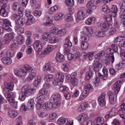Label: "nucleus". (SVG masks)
Masks as SVG:
<instances>
[{
    "instance_id": "21",
    "label": "nucleus",
    "mask_w": 125,
    "mask_h": 125,
    "mask_svg": "<svg viewBox=\"0 0 125 125\" xmlns=\"http://www.w3.org/2000/svg\"><path fill=\"white\" fill-rule=\"evenodd\" d=\"M1 60L4 64L9 65L12 63V60L10 58L8 57H4L1 58Z\"/></svg>"
},
{
    "instance_id": "57",
    "label": "nucleus",
    "mask_w": 125,
    "mask_h": 125,
    "mask_svg": "<svg viewBox=\"0 0 125 125\" xmlns=\"http://www.w3.org/2000/svg\"><path fill=\"white\" fill-rule=\"evenodd\" d=\"M108 94L109 96V98L112 99V98L116 97L115 94L113 93L111 91H109L108 93Z\"/></svg>"
},
{
    "instance_id": "11",
    "label": "nucleus",
    "mask_w": 125,
    "mask_h": 125,
    "mask_svg": "<svg viewBox=\"0 0 125 125\" xmlns=\"http://www.w3.org/2000/svg\"><path fill=\"white\" fill-rule=\"evenodd\" d=\"M54 49L53 45H47L42 52V54L44 55L49 54Z\"/></svg>"
},
{
    "instance_id": "55",
    "label": "nucleus",
    "mask_w": 125,
    "mask_h": 125,
    "mask_svg": "<svg viewBox=\"0 0 125 125\" xmlns=\"http://www.w3.org/2000/svg\"><path fill=\"white\" fill-rule=\"evenodd\" d=\"M112 14H114V17L116 16V13H117L118 11L117 8L116 6H114L112 8Z\"/></svg>"
},
{
    "instance_id": "40",
    "label": "nucleus",
    "mask_w": 125,
    "mask_h": 125,
    "mask_svg": "<svg viewBox=\"0 0 125 125\" xmlns=\"http://www.w3.org/2000/svg\"><path fill=\"white\" fill-rule=\"evenodd\" d=\"M16 31L18 34H21L23 33L24 32V29L23 27H16L15 29Z\"/></svg>"
},
{
    "instance_id": "43",
    "label": "nucleus",
    "mask_w": 125,
    "mask_h": 125,
    "mask_svg": "<svg viewBox=\"0 0 125 125\" xmlns=\"http://www.w3.org/2000/svg\"><path fill=\"white\" fill-rule=\"evenodd\" d=\"M53 77V76L51 74H46L45 75L44 80L47 82L51 80Z\"/></svg>"
},
{
    "instance_id": "19",
    "label": "nucleus",
    "mask_w": 125,
    "mask_h": 125,
    "mask_svg": "<svg viewBox=\"0 0 125 125\" xmlns=\"http://www.w3.org/2000/svg\"><path fill=\"white\" fill-rule=\"evenodd\" d=\"M27 94L26 90L25 91L23 90V88L22 89V92L19 95V99L21 101H24Z\"/></svg>"
},
{
    "instance_id": "45",
    "label": "nucleus",
    "mask_w": 125,
    "mask_h": 125,
    "mask_svg": "<svg viewBox=\"0 0 125 125\" xmlns=\"http://www.w3.org/2000/svg\"><path fill=\"white\" fill-rule=\"evenodd\" d=\"M87 55L88 56L89 59L90 60H92L94 59V57L95 58V56H94V52H89L87 54ZM97 54H96V55Z\"/></svg>"
},
{
    "instance_id": "1",
    "label": "nucleus",
    "mask_w": 125,
    "mask_h": 125,
    "mask_svg": "<svg viewBox=\"0 0 125 125\" xmlns=\"http://www.w3.org/2000/svg\"><path fill=\"white\" fill-rule=\"evenodd\" d=\"M102 0H90L86 4L87 10L86 13L90 15L96 9L97 7L95 4H97L100 3Z\"/></svg>"
},
{
    "instance_id": "28",
    "label": "nucleus",
    "mask_w": 125,
    "mask_h": 125,
    "mask_svg": "<svg viewBox=\"0 0 125 125\" xmlns=\"http://www.w3.org/2000/svg\"><path fill=\"white\" fill-rule=\"evenodd\" d=\"M64 16V15L63 13H59L54 15L53 18L55 20H59L62 19Z\"/></svg>"
},
{
    "instance_id": "26",
    "label": "nucleus",
    "mask_w": 125,
    "mask_h": 125,
    "mask_svg": "<svg viewBox=\"0 0 125 125\" xmlns=\"http://www.w3.org/2000/svg\"><path fill=\"white\" fill-rule=\"evenodd\" d=\"M87 91L83 90L79 98V101H82L88 95L89 93L86 92Z\"/></svg>"
},
{
    "instance_id": "56",
    "label": "nucleus",
    "mask_w": 125,
    "mask_h": 125,
    "mask_svg": "<svg viewBox=\"0 0 125 125\" xmlns=\"http://www.w3.org/2000/svg\"><path fill=\"white\" fill-rule=\"evenodd\" d=\"M60 91L62 92H65L68 90V88L65 86H62L60 87Z\"/></svg>"
},
{
    "instance_id": "47",
    "label": "nucleus",
    "mask_w": 125,
    "mask_h": 125,
    "mask_svg": "<svg viewBox=\"0 0 125 125\" xmlns=\"http://www.w3.org/2000/svg\"><path fill=\"white\" fill-rule=\"evenodd\" d=\"M57 116V115L56 113L54 112L51 113L49 115V118L51 120L54 119Z\"/></svg>"
},
{
    "instance_id": "5",
    "label": "nucleus",
    "mask_w": 125,
    "mask_h": 125,
    "mask_svg": "<svg viewBox=\"0 0 125 125\" xmlns=\"http://www.w3.org/2000/svg\"><path fill=\"white\" fill-rule=\"evenodd\" d=\"M60 98L61 95L59 94L55 93L51 96L50 98V100L55 104L58 107L61 105Z\"/></svg>"
},
{
    "instance_id": "31",
    "label": "nucleus",
    "mask_w": 125,
    "mask_h": 125,
    "mask_svg": "<svg viewBox=\"0 0 125 125\" xmlns=\"http://www.w3.org/2000/svg\"><path fill=\"white\" fill-rule=\"evenodd\" d=\"M51 34L49 32H46L44 33L42 36V39L45 41H49L50 38L51 37Z\"/></svg>"
},
{
    "instance_id": "61",
    "label": "nucleus",
    "mask_w": 125,
    "mask_h": 125,
    "mask_svg": "<svg viewBox=\"0 0 125 125\" xmlns=\"http://www.w3.org/2000/svg\"><path fill=\"white\" fill-rule=\"evenodd\" d=\"M47 113L44 112H40L39 113V115L42 117H45L48 115Z\"/></svg>"
},
{
    "instance_id": "58",
    "label": "nucleus",
    "mask_w": 125,
    "mask_h": 125,
    "mask_svg": "<svg viewBox=\"0 0 125 125\" xmlns=\"http://www.w3.org/2000/svg\"><path fill=\"white\" fill-rule=\"evenodd\" d=\"M66 2L67 6H72L74 5V3L73 0H66Z\"/></svg>"
},
{
    "instance_id": "15",
    "label": "nucleus",
    "mask_w": 125,
    "mask_h": 125,
    "mask_svg": "<svg viewBox=\"0 0 125 125\" xmlns=\"http://www.w3.org/2000/svg\"><path fill=\"white\" fill-rule=\"evenodd\" d=\"M103 54V62L107 65H109L110 63V59L108 55L105 53L104 51H102V56Z\"/></svg>"
},
{
    "instance_id": "29",
    "label": "nucleus",
    "mask_w": 125,
    "mask_h": 125,
    "mask_svg": "<svg viewBox=\"0 0 125 125\" xmlns=\"http://www.w3.org/2000/svg\"><path fill=\"white\" fill-rule=\"evenodd\" d=\"M23 90H24L25 91L26 90L27 94H28V93L31 94H33L36 91V89L33 88H28L25 86H23Z\"/></svg>"
},
{
    "instance_id": "14",
    "label": "nucleus",
    "mask_w": 125,
    "mask_h": 125,
    "mask_svg": "<svg viewBox=\"0 0 125 125\" xmlns=\"http://www.w3.org/2000/svg\"><path fill=\"white\" fill-rule=\"evenodd\" d=\"M14 34L13 33L6 34L5 35V38L6 40V42L7 44L9 43L10 42L14 39Z\"/></svg>"
},
{
    "instance_id": "16",
    "label": "nucleus",
    "mask_w": 125,
    "mask_h": 125,
    "mask_svg": "<svg viewBox=\"0 0 125 125\" xmlns=\"http://www.w3.org/2000/svg\"><path fill=\"white\" fill-rule=\"evenodd\" d=\"M21 69L24 74L33 71L32 68L30 66L27 64L25 65Z\"/></svg>"
},
{
    "instance_id": "54",
    "label": "nucleus",
    "mask_w": 125,
    "mask_h": 125,
    "mask_svg": "<svg viewBox=\"0 0 125 125\" xmlns=\"http://www.w3.org/2000/svg\"><path fill=\"white\" fill-rule=\"evenodd\" d=\"M93 75L91 71H88L86 73V78L87 80H89L90 77L92 76Z\"/></svg>"
},
{
    "instance_id": "59",
    "label": "nucleus",
    "mask_w": 125,
    "mask_h": 125,
    "mask_svg": "<svg viewBox=\"0 0 125 125\" xmlns=\"http://www.w3.org/2000/svg\"><path fill=\"white\" fill-rule=\"evenodd\" d=\"M20 17L18 15L16 14H13L11 16V19L13 20H18L20 19Z\"/></svg>"
},
{
    "instance_id": "3",
    "label": "nucleus",
    "mask_w": 125,
    "mask_h": 125,
    "mask_svg": "<svg viewBox=\"0 0 125 125\" xmlns=\"http://www.w3.org/2000/svg\"><path fill=\"white\" fill-rule=\"evenodd\" d=\"M15 95V93L13 92H11L9 94L5 93L4 94L7 101L10 103L13 108H16L18 106V102L15 101L13 97Z\"/></svg>"
},
{
    "instance_id": "2",
    "label": "nucleus",
    "mask_w": 125,
    "mask_h": 125,
    "mask_svg": "<svg viewBox=\"0 0 125 125\" xmlns=\"http://www.w3.org/2000/svg\"><path fill=\"white\" fill-rule=\"evenodd\" d=\"M64 75L61 72H57L55 74V77L52 84L55 86L60 85L63 82Z\"/></svg>"
},
{
    "instance_id": "9",
    "label": "nucleus",
    "mask_w": 125,
    "mask_h": 125,
    "mask_svg": "<svg viewBox=\"0 0 125 125\" xmlns=\"http://www.w3.org/2000/svg\"><path fill=\"white\" fill-rule=\"evenodd\" d=\"M13 46L15 47H17L19 45L21 44L24 42V39L22 35L16 36L13 40Z\"/></svg>"
},
{
    "instance_id": "50",
    "label": "nucleus",
    "mask_w": 125,
    "mask_h": 125,
    "mask_svg": "<svg viewBox=\"0 0 125 125\" xmlns=\"http://www.w3.org/2000/svg\"><path fill=\"white\" fill-rule=\"evenodd\" d=\"M72 84L73 85H77L79 82L78 80L76 78H72L71 80Z\"/></svg>"
},
{
    "instance_id": "41",
    "label": "nucleus",
    "mask_w": 125,
    "mask_h": 125,
    "mask_svg": "<svg viewBox=\"0 0 125 125\" xmlns=\"http://www.w3.org/2000/svg\"><path fill=\"white\" fill-rule=\"evenodd\" d=\"M25 15L26 16L29 18V19H34L33 16L31 14V12L29 10L26 9L25 10Z\"/></svg>"
},
{
    "instance_id": "23",
    "label": "nucleus",
    "mask_w": 125,
    "mask_h": 125,
    "mask_svg": "<svg viewBox=\"0 0 125 125\" xmlns=\"http://www.w3.org/2000/svg\"><path fill=\"white\" fill-rule=\"evenodd\" d=\"M43 69L44 70H47L50 72H53L54 71L53 67L51 66L48 63L45 64L44 66Z\"/></svg>"
},
{
    "instance_id": "13",
    "label": "nucleus",
    "mask_w": 125,
    "mask_h": 125,
    "mask_svg": "<svg viewBox=\"0 0 125 125\" xmlns=\"http://www.w3.org/2000/svg\"><path fill=\"white\" fill-rule=\"evenodd\" d=\"M77 118L79 122L82 124L88 120L89 119V117L86 114L82 113L79 115L77 117Z\"/></svg>"
},
{
    "instance_id": "53",
    "label": "nucleus",
    "mask_w": 125,
    "mask_h": 125,
    "mask_svg": "<svg viewBox=\"0 0 125 125\" xmlns=\"http://www.w3.org/2000/svg\"><path fill=\"white\" fill-rule=\"evenodd\" d=\"M0 22L2 23H3V25H9L10 24L9 20L7 19H1L0 20Z\"/></svg>"
},
{
    "instance_id": "27",
    "label": "nucleus",
    "mask_w": 125,
    "mask_h": 125,
    "mask_svg": "<svg viewBox=\"0 0 125 125\" xmlns=\"http://www.w3.org/2000/svg\"><path fill=\"white\" fill-rule=\"evenodd\" d=\"M59 29L57 27H52L50 28V32L52 34L57 35Z\"/></svg>"
},
{
    "instance_id": "44",
    "label": "nucleus",
    "mask_w": 125,
    "mask_h": 125,
    "mask_svg": "<svg viewBox=\"0 0 125 125\" xmlns=\"http://www.w3.org/2000/svg\"><path fill=\"white\" fill-rule=\"evenodd\" d=\"M58 40V39L57 37L53 36L50 38L49 39V42L50 43H53L57 42Z\"/></svg>"
},
{
    "instance_id": "22",
    "label": "nucleus",
    "mask_w": 125,
    "mask_h": 125,
    "mask_svg": "<svg viewBox=\"0 0 125 125\" xmlns=\"http://www.w3.org/2000/svg\"><path fill=\"white\" fill-rule=\"evenodd\" d=\"M55 59L57 62H61L64 60V56L60 53H57L56 55Z\"/></svg>"
},
{
    "instance_id": "7",
    "label": "nucleus",
    "mask_w": 125,
    "mask_h": 125,
    "mask_svg": "<svg viewBox=\"0 0 125 125\" xmlns=\"http://www.w3.org/2000/svg\"><path fill=\"white\" fill-rule=\"evenodd\" d=\"M89 40V37L83 35L81 36L80 38L81 41V48L84 50L87 49L88 46V43L87 42Z\"/></svg>"
},
{
    "instance_id": "18",
    "label": "nucleus",
    "mask_w": 125,
    "mask_h": 125,
    "mask_svg": "<svg viewBox=\"0 0 125 125\" xmlns=\"http://www.w3.org/2000/svg\"><path fill=\"white\" fill-rule=\"evenodd\" d=\"M84 35L86 36H89L92 34L93 32V29L90 27H85L84 29Z\"/></svg>"
},
{
    "instance_id": "25",
    "label": "nucleus",
    "mask_w": 125,
    "mask_h": 125,
    "mask_svg": "<svg viewBox=\"0 0 125 125\" xmlns=\"http://www.w3.org/2000/svg\"><path fill=\"white\" fill-rule=\"evenodd\" d=\"M25 20L24 19L20 18L16 21V27H18V26H21L23 25L25 22Z\"/></svg>"
},
{
    "instance_id": "4",
    "label": "nucleus",
    "mask_w": 125,
    "mask_h": 125,
    "mask_svg": "<svg viewBox=\"0 0 125 125\" xmlns=\"http://www.w3.org/2000/svg\"><path fill=\"white\" fill-rule=\"evenodd\" d=\"M102 56V52H100L99 53L95 56V58L96 60L97 63L94 66V70L95 71H99L101 69L102 67L101 57Z\"/></svg>"
},
{
    "instance_id": "17",
    "label": "nucleus",
    "mask_w": 125,
    "mask_h": 125,
    "mask_svg": "<svg viewBox=\"0 0 125 125\" xmlns=\"http://www.w3.org/2000/svg\"><path fill=\"white\" fill-rule=\"evenodd\" d=\"M4 85L5 88L4 90H5V89H6L8 91H12L14 86V84L12 83H9L6 82L4 83Z\"/></svg>"
},
{
    "instance_id": "8",
    "label": "nucleus",
    "mask_w": 125,
    "mask_h": 125,
    "mask_svg": "<svg viewBox=\"0 0 125 125\" xmlns=\"http://www.w3.org/2000/svg\"><path fill=\"white\" fill-rule=\"evenodd\" d=\"M42 107L43 109L47 110L53 109H54L58 108L57 106L53 102L50 101L48 102H46L43 104Z\"/></svg>"
},
{
    "instance_id": "34",
    "label": "nucleus",
    "mask_w": 125,
    "mask_h": 125,
    "mask_svg": "<svg viewBox=\"0 0 125 125\" xmlns=\"http://www.w3.org/2000/svg\"><path fill=\"white\" fill-rule=\"evenodd\" d=\"M7 7L6 4H4L2 6L1 8L0 11V14L2 16L5 17L6 16V14L5 13V8Z\"/></svg>"
},
{
    "instance_id": "37",
    "label": "nucleus",
    "mask_w": 125,
    "mask_h": 125,
    "mask_svg": "<svg viewBox=\"0 0 125 125\" xmlns=\"http://www.w3.org/2000/svg\"><path fill=\"white\" fill-rule=\"evenodd\" d=\"M66 32V31L65 29H62L60 30L59 29L57 35H58L61 37L65 35Z\"/></svg>"
},
{
    "instance_id": "20",
    "label": "nucleus",
    "mask_w": 125,
    "mask_h": 125,
    "mask_svg": "<svg viewBox=\"0 0 125 125\" xmlns=\"http://www.w3.org/2000/svg\"><path fill=\"white\" fill-rule=\"evenodd\" d=\"M121 81H118L114 85V90L116 94H118L120 90L121 85L120 83Z\"/></svg>"
},
{
    "instance_id": "35",
    "label": "nucleus",
    "mask_w": 125,
    "mask_h": 125,
    "mask_svg": "<svg viewBox=\"0 0 125 125\" xmlns=\"http://www.w3.org/2000/svg\"><path fill=\"white\" fill-rule=\"evenodd\" d=\"M102 11L105 13H109L110 10L107 5L105 4L102 6Z\"/></svg>"
},
{
    "instance_id": "38",
    "label": "nucleus",
    "mask_w": 125,
    "mask_h": 125,
    "mask_svg": "<svg viewBox=\"0 0 125 125\" xmlns=\"http://www.w3.org/2000/svg\"><path fill=\"white\" fill-rule=\"evenodd\" d=\"M61 67L64 72H68L69 70V66L68 64L63 63L61 66Z\"/></svg>"
},
{
    "instance_id": "30",
    "label": "nucleus",
    "mask_w": 125,
    "mask_h": 125,
    "mask_svg": "<svg viewBox=\"0 0 125 125\" xmlns=\"http://www.w3.org/2000/svg\"><path fill=\"white\" fill-rule=\"evenodd\" d=\"M125 66V62L123 61L120 62L119 64H116L115 66L116 69L119 70L124 68Z\"/></svg>"
},
{
    "instance_id": "49",
    "label": "nucleus",
    "mask_w": 125,
    "mask_h": 125,
    "mask_svg": "<svg viewBox=\"0 0 125 125\" xmlns=\"http://www.w3.org/2000/svg\"><path fill=\"white\" fill-rule=\"evenodd\" d=\"M39 93L41 94L47 95L48 94V91L44 89H42L39 90Z\"/></svg>"
},
{
    "instance_id": "39",
    "label": "nucleus",
    "mask_w": 125,
    "mask_h": 125,
    "mask_svg": "<svg viewBox=\"0 0 125 125\" xmlns=\"http://www.w3.org/2000/svg\"><path fill=\"white\" fill-rule=\"evenodd\" d=\"M67 120V119L63 117H60L57 121V123L59 125H62L66 122Z\"/></svg>"
},
{
    "instance_id": "12",
    "label": "nucleus",
    "mask_w": 125,
    "mask_h": 125,
    "mask_svg": "<svg viewBox=\"0 0 125 125\" xmlns=\"http://www.w3.org/2000/svg\"><path fill=\"white\" fill-rule=\"evenodd\" d=\"M33 47L34 49L37 52H39L42 50V43L38 40L35 41L33 45Z\"/></svg>"
},
{
    "instance_id": "32",
    "label": "nucleus",
    "mask_w": 125,
    "mask_h": 125,
    "mask_svg": "<svg viewBox=\"0 0 125 125\" xmlns=\"http://www.w3.org/2000/svg\"><path fill=\"white\" fill-rule=\"evenodd\" d=\"M14 72L16 75L19 77L22 76L24 75L21 69L19 70L15 69L14 70Z\"/></svg>"
},
{
    "instance_id": "51",
    "label": "nucleus",
    "mask_w": 125,
    "mask_h": 125,
    "mask_svg": "<svg viewBox=\"0 0 125 125\" xmlns=\"http://www.w3.org/2000/svg\"><path fill=\"white\" fill-rule=\"evenodd\" d=\"M108 104L106 103V100H102V109H105L108 107Z\"/></svg>"
},
{
    "instance_id": "60",
    "label": "nucleus",
    "mask_w": 125,
    "mask_h": 125,
    "mask_svg": "<svg viewBox=\"0 0 125 125\" xmlns=\"http://www.w3.org/2000/svg\"><path fill=\"white\" fill-rule=\"evenodd\" d=\"M72 43L69 40H68L66 42L64 45V47H70L72 46Z\"/></svg>"
},
{
    "instance_id": "42",
    "label": "nucleus",
    "mask_w": 125,
    "mask_h": 125,
    "mask_svg": "<svg viewBox=\"0 0 125 125\" xmlns=\"http://www.w3.org/2000/svg\"><path fill=\"white\" fill-rule=\"evenodd\" d=\"M36 75V73L34 72H32L29 73L27 79L29 82H31Z\"/></svg>"
},
{
    "instance_id": "64",
    "label": "nucleus",
    "mask_w": 125,
    "mask_h": 125,
    "mask_svg": "<svg viewBox=\"0 0 125 125\" xmlns=\"http://www.w3.org/2000/svg\"><path fill=\"white\" fill-rule=\"evenodd\" d=\"M66 21H72L73 18L72 16L70 15H67L66 16Z\"/></svg>"
},
{
    "instance_id": "46",
    "label": "nucleus",
    "mask_w": 125,
    "mask_h": 125,
    "mask_svg": "<svg viewBox=\"0 0 125 125\" xmlns=\"http://www.w3.org/2000/svg\"><path fill=\"white\" fill-rule=\"evenodd\" d=\"M45 98V96L42 95H41L37 97L35 99V101L36 102H38L40 101H43L44 100Z\"/></svg>"
},
{
    "instance_id": "24",
    "label": "nucleus",
    "mask_w": 125,
    "mask_h": 125,
    "mask_svg": "<svg viewBox=\"0 0 125 125\" xmlns=\"http://www.w3.org/2000/svg\"><path fill=\"white\" fill-rule=\"evenodd\" d=\"M8 115L10 117L14 118L18 115V113L16 110H9L8 112Z\"/></svg>"
},
{
    "instance_id": "62",
    "label": "nucleus",
    "mask_w": 125,
    "mask_h": 125,
    "mask_svg": "<svg viewBox=\"0 0 125 125\" xmlns=\"http://www.w3.org/2000/svg\"><path fill=\"white\" fill-rule=\"evenodd\" d=\"M58 9V7L56 6H55L53 7H51L49 9V11L50 13L52 12H54L55 11Z\"/></svg>"
},
{
    "instance_id": "33",
    "label": "nucleus",
    "mask_w": 125,
    "mask_h": 125,
    "mask_svg": "<svg viewBox=\"0 0 125 125\" xmlns=\"http://www.w3.org/2000/svg\"><path fill=\"white\" fill-rule=\"evenodd\" d=\"M94 85L95 87L98 86L100 83V79L99 77H96L93 80Z\"/></svg>"
},
{
    "instance_id": "52",
    "label": "nucleus",
    "mask_w": 125,
    "mask_h": 125,
    "mask_svg": "<svg viewBox=\"0 0 125 125\" xmlns=\"http://www.w3.org/2000/svg\"><path fill=\"white\" fill-rule=\"evenodd\" d=\"M118 12L120 15L125 13V7L122 5L120 8Z\"/></svg>"
},
{
    "instance_id": "63",
    "label": "nucleus",
    "mask_w": 125,
    "mask_h": 125,
    "mask_svg": "<svg viewBox=\"0 0 125 125\" xmlns=\"http://www.w3.org/2000/svg\"><path fill=\"white\" fill-rule=\"evenodd\" d=\"M21 110L22 111L25 112L27 111L28 109L27 106H25L24 104H22Z\"/></svg>"
},
{
    "instance_id": "6",
    "label": "nucleus",
    "mask_w": 125,
    "mask_h": 125,
    "mask_svg": "<svg viewBox=\"0 0 125 125\" xmlns=\"http://www.w3.org/2000/svg\"><path fill=\"white\" fill-rule=\"evenodd\" d=\"M112 15L110 14H107L104 15L103 19L106 22V23L102 24V32H105L108 30L107 27L106 25L109 22L112 21Z\"/></svg>"
},
{
    "instance_id": "10",
    "label": "nucleus",
    "mask_w": 125,
    "mask_h": 125,
    "mask_svg": "<svg viewBox=\"0 0 125 125\" xmlns=\"http://www.w3.org/2000/svg\"><path fill=\"white\" fill-rule=\"evenodd\" d=\"M85 10V8L84 7H82L81 9L77 11V19L81 21L85 18V13L84 11Z\"/></svg>"
},
{
    "instance_id": "36",
    "label": "nucleus",
    "mask_w": 125,
    "mask_h": 125,
    "mask_svg": "<svg viewBox=\"0 0 125 125\" xmlns=\"http://www.w3.org/2000/svg\"><path fill=\"white\" fill-rule=\"evenodd\" d=\"M28 105L31 107L30 109L32 110L34 108V99L32 98L30 99L28 102Z\"/></svg>"
},
{
    "instance_id": "48",
    "label": "nucleus",
    "mask_w": 125,
    "mask_h": 125,
    "mask_svg": "<svg viewBox=\"0 0 125 125\" xmlns=\"http://www.w3.org/2000/svg\"><path fill=\"white\" fill-rule=\"evenodd\" d=\"M93 88L92 85L90 84H88L87 85L85 86V87L84 89V90H86L87 92L89 93L90 90L92 89Z\"/></svg>"
}]
</instances>
